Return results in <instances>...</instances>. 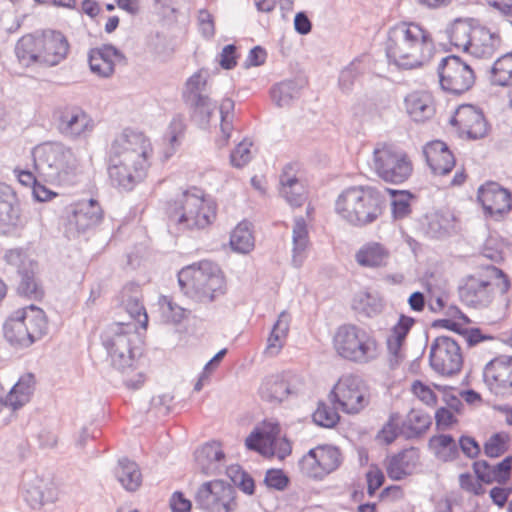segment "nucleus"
Returning <instances> with one entry per match:
<instances>
[{
	"instance_id": "obj_17",
	"label": "nucleus",
	"mask_w": 512,
	"mask_h": 512,
	"mask_svg": "<svg viewBox=\"0 0 512 512\" xmlns=\"http://www.w3.org/2000/svg\"><path fill=\"white\" fill-rule=\"evenodd\" d=\"M476 199L483 214L495 221L506 219L512 211V192L495 181H486L477 189Z\"/></svg>"
},
{
	"instance_id": "obj_59",
	"label": "nucleus",
	"mask_w": 512,
	"mask_h": 512,
	"mask_svg": "<svg viewBox=\"0 0 512 512\" xmlns=\"http://www.w3.org/2000/svg\"><path fill=\"white\" fill-rule=\"evenodd\" d=\"M127 311L134 319H136L141 324V327L143 329L147 328L148 315L145 311L144 306L137 299H131L128 301Z\"/></svg>"
},
{
	"instance_id": "obj_15",
	"label": "nucleus",
	"mask_w": 512,
	"mask_h": 512,
	"mask_svg": "<svg viewBox=\"0 0 512 512\" xmlns=\"http://www.w3.org/2000/svg\"><path fill=\"white\" fill-rule=\"evenodd\" d=\"M195 502L204 512H234L238 506L234 487L222 480L202 484Z\"/></svg>"
},
{
	"instance_id": "obj_21",
	"label": "nucleus",
	"mask_w": 512,
	"mask_h": 512,
	"mask_svg": "<svg viewBox=\"0 0 512 512\" xmlns=\"http://www.w3.org/2000/svg\"><path fill=\"white\" fill-rule=\"evenodd\" d=\"M24 223L17 193L11 186L0 183V228L9 232Z\"/></svg>"
},
{
	"instance_id": "obj_41",
	"label": "nucleus",
	"mask_w": 512,
	"mask_h": 512,
	"mask_svg": "<svg viewBox=\"0 0 512 512\" xmlns=\"http://www.w3.org/2000/svg\"><path fill=\"white\" fill-rule=\"evenodd\" d=\"M255 245L254 236L250 225L246 222L239 223L230 235V246L239 253H249Z\"/></svg>"
},
{
	"instance_id": "obj_56",
	"label": "nucleus",
	"mask_w": 512,
	"mask_h": 512,
	"mask_svg": "<svg viewBox=\"0 0 512 512\" xmlns=\"http://www.w3.org/2000/svg\"><path fill=\"white\" fill-rule=\"evenodd\" d=\"M251 143L246 141L240 142L237 147L231 153V163L235 167H243L251 159L250 151Z\"/></svg>"
},
{
	"instance_id": "obj_6",
	"label": "nucleus",
	"mask_w": 512,
	"mask_h": 512,
	"mask_svg": "<svg viewBox=\"0 0 512 512\" xmlns=\"http://www.w3.org/2000/svg\"><path fill=\"white\" fill-rule=\"evenodd\" d=\"M132 330L129 324L115 323L105 332L103 342L107 348L113 366L120 372L121 379L127 388H140L145 377L136 366L131 348L130 336Z\"/></svg>"
},
{
	"instance_id": "obj_30",
	"label": "nucleus",
	"mask_w": 512,
	"mask_h": 512,
	"mask_svg": "<svg viewBox=\"0 0 512 512\" xmlns=\"http://www.w3.org/2000/svg\"><path fill=\"white\" fill-rule=\"evenodd\" d=\"M103 218V212L99 203L93 199L80 201L74 205L72 214L69 217L70 224H73L78 231H84L97 224Z\"/></svg>"
},
{
	"instance_id": "obj_14",
	"label": "nucleus",
	"mask_w": 512,
	"mask_h": 512,
	"mask_svg": "<svg viewBox=\"0 0 512 512\" xmlns=\"http://www.w3.org/2000/svg\"><path fill=\"white\" fill-rule=\"evenodd\" d=\"M341 463L342 454L339 448L330 444H320L302 456L299 468L306 477L322 480L337 470Z\"/></svg>"
},
{
	"instance_id": "obj_1",
	"label": "nucleus",
	"mask_w": 512,
	"mask_h": 512,
	"mask_svg": "<svg viewBox=\"0 0 512 512\" xmlns=\"http://www.w3.org/2000/svg\"><path fill=\"white\" fill-rule=\"evenodd\" d=\"M153 155L150 138L143 132L126 130L112 143L108 174L111 182L130 190L148 173Z\"/></svg>"
},
{
	"instance_id": "obj_63",
	"label": "nucleus",
	"mask_w": 512,
	"mask_h": 512,
	"mask_svg": "<svg viewBox=\"0 0 512 512\" xmlns=\"http://www.w3.org/2000/svg\"><path fill=\"white\" fill-rule=\"evenodd\" d=\"M436 426L441 429H446L457 423L455 414L444 407L439 408L435 413Z\"/></svg>"
},
{
	"instance_id": "obj_58",
	"label": "nucleus",
	"mask_w": 512,
	"mask_h": 512,
	"mask_svg": "<svg viewBox=\"0 0 512 512\" xmlns=\"http://www.w3.org/2000/svg\"><path fill=\"white\" fill-rule=\"evenodd\" d=\"M289 479L280 469H270L265 476V483L268 487L283 490L288 485Z\"/></svg>"
},
{
	"instance_id": "obj_48",
	"label": "nucleus",
	"mask_w": 512,
	"mask_h": 512,
	"mask_svg": "<svg viewBox=\"0 0 512 512\" xmlns=\"http://www.w3.org/2000/svg\"><path fill=\"white\" fill-rule=\"evenodd\" d=\"M17 294L27 300L42 301L45 292L33 274H24L17 287Z\"/></svg>"
},
{
	"instance_id": "obj_19",
	"label": "nucleus",
	"mask_w": 512,
	"mask_h": 512,
	"mask_svg": "<svg viewBox=\"0 0 512 512\" xmlns=\"http://www.w3.org/2000/svg\"><path fill=\"white\" fill-rule=\"evenodd\" d=\"M449 123L459 136L469 139H480L487 134L489 129L483 111L471 104L458 106Z\"/></svg>"
},
{
	"instance_id": "obj_20",
	"label": "nucleus",
	"mask_w": 512,
	"mask_h": 512,
	"mask_svg": "<svg viewBox=\"0 0 512 512\" xmlns=\"http://www.w3.org/2000/svg\"><path fill=\"white\" fill-rule=\"evenodd\" d=\"M484 380L495 394L512 389V356L502 355L492 359L484 369Z\"/></svg>"
},
{
	"instance_id": "obj_64",
	"label": "nucleus",
	"mask_w": 512,
	"mask_h": 512,
	"mask_svg": "<svg viewBox=\"0 0 512 512\" xmlns=\"http://www.w3.org/2000/svg\"><path fill=\"white\" fill-rule=\"evenodd\" d=\"M459 445L463 453L469 458H476L481 452L478 442L469 436H462L459 439Z\"/></svg>"
},
{
	"instance_id": "obj_47",
	"label": "nucleus",
	"mask_w": 512,
	"mask_h": 512,
	"mask_svg": "<svg viewBox=\"0 0 512 512\" xmlns=\"http://www.w3.org/2000/svg\"><path fill=\"white\" fill-rule=\"evenodd\" d=\"M491 80L500 86L512 84V53H507L494 62Z\"/></svg>"
},
{
	"instance_id": "obj_52",
	"label": "nucleus",
	"mask_w": 512,
	"mask_h": 512,
	"mask_svg": "<svg viewBox=\"0 0 512 512\" xmlns=\"http://www.w3.org/2000/svg\"><path fill=\"white\" fill-rule=\"evenodd\" d=\"M411 392L412 394L425 405L434 407L437 405V395L434 392V389L422 382L421 380H415L411 384Z\"/></svg>"
},
{
	"instance_id": "obj_13",
	"label": "nucleus",
	"mask_w": 512,
	"mask_h": 512,
	"mask_svg": "<svg viewBox=\"0 0 512 512\" xmlns=\"http://www.w3.org/2000/svg\"><path fill=\"white\" fill-rule=\"evenodd\" d=\"M441 88L449 93L461 95L475 83V72L460 57L450 55L443 58L437 68Z\"/></svg>"
},
{
	"instance_id": "obj_36",
	"label": "nucleus",
	"mask_w": 512,
	"mask_h": 512,
	"mask_svg": "<svg viewBox=\"0 0 512 512\" xmlns=\"http://www.w3.org/2000/svg\"><path fill=\"white\" fill-rule=\"evenodd\" d=\"M511 442L512 438L508 432H494L483 442V453L491 459L500 458L509 451Z\"/></svg>"
},
{
	"instance_id": "obj_24",
	"label": "nucleus",
	"mask_w": 512,
	"mask_h": 512,
	"mask_svg": "<svg viewBox=\"0 0 512 512\" xmlns=\"http://www.w3.org/2000/svg\"><path fill=\"white\" fill-rule=\"evenodd\" d=\"M472 469L484 484L507 485L512 479V454L493 465L486 460H477L473 462Z\"/></svg>"
},
{
	"instance_id": "obj_39",
	"label": "nucleus",
	"mask_w": 512,
	"mask_h": 512,
	"mask_svg": "<svg viewBox=\"0 0 512 512\" xmlns=\"http://www.w3.org/2000/svg\"><path fill=\"white\" fill-rule=\"evenodd\" d=\"M261 397L266 400L282 401L290 393L288 380L284 375H277L267 379L260 388Z\"/></svg>"
},
{
	"instance_id": "obj_62",
	"label": "nucleus",
	"mask_w": 512,
	"mask_h": 512,
	"mask_svg": "<svg viewBox=\"0 0 512 512\" xmlns=\"http://www.w3.org/2000/svg\"><path fill=\"white\" fill-rule=\"evenodd\" d=\"M237 59L236 47L232 44L226 45L220 53L219 64L223 69L230 70L237 65Z\"/></svg>"
},
{
	"instance_id": "obj_54",
	"label": "nucleus",
	"mask_w": 512,
	"mask_h": 512,
	"mask_svg": "<svg viewBox=\"0 0 512 512\" xmlns=\"http://www.w3.org/2000/svg\"><path fill=\"white\" fill-rule=\"evenodd\" d=\"M483 481H480L476 476L470 473H462L459 475V486L462 490L471 493L475 496L483 495L485 489Z\"/></svg>"
},
{
	"instance_id": "obj_60",
	"label": "nucleus",
	"mask_w": 512,
	"mask_h": 512,
	"mask_svg": "<svg viewBox=\"0 0 512 512\" xmlns=\"http://www.w3.org/2000/svg\"><path fill=\"white\" fill-rule=\"evenodd\" d=\"M199 30L206 38H211L215 34V24L213 16L207 10H200L198 14Z\"/></svg>"
},
{
	"instance_id": "obj_49",
	"label": "nucleus",
	"mask_w": 512,
	"mask_h": 512,
	"mask_svg": "<svg viewBox=\"0 0 512 512\" xmlns=\"http://www.w3.org/2000/svg\"><path fill=\"white\" fill-rule=\"evenodd\" d=\"M402 433L400 428V417L392 414L376 435V441L382 445L392 444Z\"/></svg>"
},
{
	"instance_id": "obj_35",
	"label": "nucleus",
	"mask_w": 512,
	"mask_h": 512,
	"mask_svg": "<svg viewBox=\"0 0 512 512\" xmlns=\"http://www.w3.org/2000/svg\"><path fill=\"white\" fill-rule=\"evenodd\" d=\"M431 417L422 410L412 409L402 423L401 431L407 438L418 437L431 426Z\"/></svg>"
},
{
	"instance_id": "obj_50",
	"label": "nucleus",
	"mask_w": 512,
	"mask_h": 512,
	"mask_svg": "<svg viewBox=\"0 0 512 512\" xmlns=\"http://www.w3.org/2000/svg\"><path fill=\"white\" fill-rule=\"evenodd\" d=\"M313 420L319 426L332 428L339 422L340 416L333 407L321 402L313 413Z\"/></svg>"
},
{
	"instance_id": "obj_23",
	"label": "nucleus",
	"mask_w": 512,
	"mask_h": 512,
	"mask_svg": "<svg viewBox=\"0 0 512 512\" xmlns=\"http://www.w3.org/2000/svg\"><path fill=\"white\" fill-rule=\"evenodd\" d=\"M423 154L428 167L436 176L447 175L455 167V156L443 141L433 140L428 142L423 147Z\"/></svg>"
},
{
	"instance_id": "obj_11",
	"label": "nucleus",
	"mask_w": 512,
	"mask_h": 512,
	"mask_svg": "<svg viewBox=\"0 0 512 512\" xmlns=\"http://www.w3.org/2000/svg\"><path fill=\"white\" fill-rule=\"evenodd\" d=\"M281 428L275 420H264L246 438V447L265 457L285 459L292 452L289 440L281 437Z\"/></svg>"
},
{
	"instance_id": "obj_51",
	"label": "nucleus",
	"mask_w": 512,
	"mask_h": 512,
	"mask_svg": "<svg viewBox=\"0 0 512 512\" xmlns=\"http://www.w3.org/2000/svg\"><path fill=\"white\" fill-rule=\"evenodd\" d=\"M388 192L394 198L392 201V211L394 216L396 218L406 217L411 212V194L406 191H396L393 189H388Z\"/></svg>"
},
{
	"instance_id": "obj_3",
	"label": "nucleus",
	"mask_w": 512,
	"mask_h": 512,
	"mask_svg": "<svg viewBox=\"0 0 512 512\" xmlns=\"http://www.w3.org/2000/svg\"><path fill=\"white\" fill-rule=\"evenodd\" d=\"M20 65L26 68H52L69 55L67 36L55 29H39L22 35L14 48Z\"/></svg>"
},
{
	"instance_id": "obj_37",
	"label": "nucleus",
	"mask_w": 512,
	"mask_h": 512,
	"mask_svg": "<svg viewBox=\"0 0 512 512\" xmlns=\"http://www.w3.org/2000/svg\"><path fill=\"white\" fill-rule=\"evenodd\" d=\"M406 110L415 121H422L433 112L431 97L424 93H412L405 99Z\"/></svg>"
},
{
	"instance_id": "obj_12",
	"label": "nucleus",
	"mask_w": 512,
	"mask_h": 512,
	"mask_svg": "<svg viewBox=\"0 0 512 512\" xmlns=\"http://www.w3.org/2000/svg\"><path fill=\"white\" fill-rule=\"evenodd\" d=\"M374 167L383 181L392 184L405 182L413 173V163L408 154L387 144L374 150Z\"/></svg>"
},
{
	"instance_id": "obj_34",
	"label": "nucleus",
	"mask_w": 512,
	"mask_h": 512,
	"mask_svg": "<svg viewBox=\"0 0 512 512\" xmlns=\"http://www.w3.org/2000/svg\"><path fill=\"white\" fill-rule=\"evenodd\" d=\"M415 323L416 321L413 317L404 314L400 315L398 321L392 326L387 338V346L390 352L395 355L400 352Z\"/></svg>"
},
{
	"instance_id": "obj_25",
	"label": "nucleus",
	"mask_w": 512,
	"mask_h": 512,
	"mask_svg": "<svg viewBox=\"0 0 512 512\" xmlns=\"http://www.w3.org/2000/svg\"><path fill=\"white\" fill-rule=\"evenodd\" d=\"M494 284L474 276L468 277L459 289L461 300L471 307H484L494 298Z\"/></svg>"
},
{
	"instance_id": "obj_33",
	"label": "nucleus",
	"mask_w": 512,
	"mask_h": 512,
	"mask_svg": "<svg viewBox=\"0 0 512 512\" xmlns=\"http://www.w3.org/2000/svg\"><path fill=\"white\" fill-rule=\"evenodd\" d=\"M476 22L472 19H456L447 30L448 39L457 50L466 52L471 44V34Z\"/></svg>"
},
{
	"instance_id": "obj_40",
	"label": "nucleus",
	"mask_w": 512,
	"mask_h": 512,
	"mask_svg": "<svg viewBox=\"0 0 512 512\" xmlns=\"http://www.w3.org/2000/svg\"><path fill=\"white\" fill-rule=\"evenodd\" d=\"M309 244V233L306 222L303 219H298L293 228V262L296 265L303 263Z\"/></svg>"
},
{
	"instance_id": "obj_18",
	"label": "nucleus",
	"mask_w": 512,
	"mask_h": 512,
	"mask_svg": "<svg viewBox=\"0 0 512 512\" xmlns=\"http://www.w3.org/2000/svg\"><path fill=\"white\" fill-rule=\"evenodd\" d=\"M429 362L438 374L450 376L458 373L463 364L461 348L452 338L439 336L431 344Z\"/></svg>"
},
{
	"instance_id": "obj_61",
	"label": "nucleus",
	"mask_w": 512,
	"mask_h": 512,
	"mask_svg": "<svg viewBox=\"0 0 512 512\" xmlns=\"http://www.w3.org/2000/svg\"><path fill=\"white\" fill-rule=\"evenodd\" d=\"M511 494L512 486L508 485L495 486L489 492L492 502L500 508L505 506Z\"/></svg>"
},
{
	"instance_id": "obj_38",
	"label": "nucleus",
	"mask_w": 512,
	"mask_h": 512,
	"mask_svg": "<svg viewBox=\"0 0 512 512\" xmlns=\"http://www.w3.org/2000/svg\"><path fill=\"white\" fill-rule=\"evenodd\" d=\"M429 446L434 454L442 461L448 462L458 457V446L450 435L439 434L431 437Z\"/></svg>"
},
{
	"instance_id": "obj_53",
	"label": "nucleus",
	"mask_w": 512,
	"mask_h": 512,
	"mask_svg": "<svg viewBox=\"0 0 512 512\" xmlns=\"http://www.w3.org/2000/svg\"><path fill=\"white\" fill-rule=\"evenodd\" d=\"M206 84L207 79L203 75L202 70H198L192 74L185 83V89L183 92L184 99L200 94L201 91L205 88Z\"/></svg>"
},
{
	"instance_id": "obj_9",
	"label": "nucleus",
	"mask_w": 512,
	"mask_h": 512,
	"mask_svg": "<svg viewBox=\"0 0 512 512\" xmlns=\"http://www.w3.org/2000/svg\"><path fill=\"white\" fill-rule=\"evenodd\" d=\"M332 347L340 358L359 364L374 359L378 349L375 338L355 324L340 325L332 336Z\"/></svg>"
},
{
	"instance_id": "obj_42",
	"label": "nucleus",
	"mask_w": 512,
	"mask_h": 512,
	"mask_svg": "<svg viewBox=\"0 0 512 512\" xmlns=\"http://www.w3.org/2000/svg\"><path fill=\"white\" fill-rule=\"evenodd\" d=\"M296 169L292 165H288L280 178L281 182V193L287 199V201L294 206L302 204L303 195L300 192L294 191V188L298 186Z\"/></svg>"
},
{
	"instance_id": "obj_26",
	"label": "nucleus",
	"mask_w": 512,
	"mask_h": 512,
	"mask_svg": "<svg viewBox=\"0 0 512 512\" xmlns=\"http://www.w3.org/2000/svg\"><path fill=\"white\" fill-rule=\"evenodd\" d=\"M123 60L122 53L107 44L92 48L88 54L91 71L100 77H110L115 72L117 64Z\"/></svg>"
},
{
	"instance_id": "obj_29",
	"label": "nucleus",
	"mask_w": 512,
	"mask_h": 512,
	"mask_svg": "<svg viewBox=\"0 0 512 512\" xmlns=\"http://www.w3.org/2000/svg\"><path fill=\"white\" fill-rule=\"evenodd\" d=\"M187 131V124L182 115L174 116L162 137L159 157L162 162L169 160L179 150Z\"/></svg>"
},
{
	"instance_id": "obj_7",
	"label": "nucleus",
	"mask_w": 512,
	"mask_h": 512,
	"mask_svg": "<svg viewBox=\"0 0 512 512\" xmlns=\"http://www.w3.org/2000/svg\"><path fill=\"white\" fill-rule=\"evenodd\" d=\"M181 290L197 301H212L225 292L226 280L222 270L210 261L184 267L178 273Z\"/></svg>"
},
{
	"instance_id": "obj_16",
	"label": "nucleus",
	"mask_w": 512,
	"mask_h": 512,
	"mask_svg": "<svg viewBox=\"0 0 512 512\" xmlns=\"http://www.w3.org/2000/svg\"><path fill=\"white\" fill-rule=\"evenodd\" d=\"M330 399L343 412L356 414L369 403L368 389L357 377L347 375L341 377L330 392Z\"/></svg>"
},
{
	"instance_id": "obj_55",
	"label": "nucleus",
	"mask_w": 512,
	"mask_h": 512,
	"mask_svg": "<svg viewBox=\"0 0 512 512\" xmlns=\"http://www.w3.org/2000/svg\"><path fill=\"white\" fill-rule=\"evenodd\" d=\"M367 493L373 496L375 492L383 485L385 476L383 471L377 466H370L366 473Z\"/></svg>"
},
{
	"instance_id": "obj_31",
	"label": "nucleus",
	"mask_w": 512,
	"mask_h": 512,
	"mask_svg": "<svg viewBox=\"0 0 512 512\" xmlns=\"http://www.w3.org/2000/svg\"><path fill=\"white\" fill-rule=\"evenodd\" d=\"M390 253L379 242H368L360 247L355 254V260L361 267L378 268L385 266Z\"/></svg>"
},
{
	"instance_id": "obj_57",
	"label": "nucleus",
	"mask_w": 512,
	"mask_h": 512,
	"mask_svg": "<svg viewBox=\"0 0 512 512\" xmlns=\"http://www.w3.org/2000/svg\"><path fill=\"white\" fill-rule=\"evenodd\" d=\"M161 309L163 316L168 322L177 323L184 317V310L174 305L172 301L166 297L161 300Z\"/></svg>"
},
{
	"instance_id": "obj_10",
	"label": "nucleus",
	"mask_w": 512,
	"mask_h": 512,
	"mask_svg": "<svg viewBox=\"0 0 512 512\" xmlns=\"http://www.w3.org/2000/svg\"><path fill=\"white\" fill-rule=\"evenodd\" d=\"M32 154L37 168L55 170L54 180L58 185L68 186L78 181L77 160L71 149L46 142L36 146Z\"/></svg>"
},
{
	"instance_id": "obj_32",
	"label": "nucleus",
	"mask_w": 512,
	"mask_h": 512,
	"mask_svg": "<svg viewBox=\"0 0 512 512\" xmlns=\"http://www.w3.org/2000/svg\"><path fill=\"white\" fill-rule=\"evenodd\" d=\"M290 315L286 312H282L278 320L273 326V329L267 339V345L265 348V354L274 357L277 356L285 345L289 328H290Z\"/></svg>"
},
{
	"instance_id": "obj_5",
	"label": "nucleus",
	"mask_w": 512,
	"mask_h": 512,
	"mask_svg": "<svg viewBox=\"0 0 512 512\" xmlns=\"http://www.w3.org/2000/svg\"><path fill=\"white\" fill-rule=\"evenodd\" d=\"M335 213L345 223L364 227L375 222L384 211V200L380 192L369 185H354L345 188L336 198Z\"/></svg>"
},
{
	"instance_id": "obj_4",
	"label": "nucleus",
	"mask_w": 512,
	"mask_h": 512,
	"mask_svg": "<svg viewBox=\"0 0 512 512\" xmlns=\"http://www.w3.org/2000/svg\"><path fill=\"white\" fill-rule=\"evenodd\" d=\"M432 45L428 32L419 24L403 22L390 29L385 51L389 61L399 67L412 69L428 60Z\"/></svg>"
},
{
	"instance_id": "obj_46",
	"label": "nucleus",
	"mask_w": 512,
	"mask_h": 512,
	"mask_svg": "<svg viewBox=\"0 0 512 512\" xmlns=\"http://www.w3.org/2000/svg\"><path fill=\"white\" fill-rule=\"evenodd\" d=\"M224 458V453L218 443H207L198 449L195 453L196 462L201 471L207 474L216 462Z\"/></svg>"
},
{
	"instance_id": "obj_43",
	"label": "nucleus",
	"mask_w": 512,
	"mask_h": 512,
	"mask_svg": "<svg viewBox=\"0 0 512 512\" xmlns=\"http://www.w3.org/2000/svg\"><path fill=\"white\" fill-rule=\"evenodd\" d=\"M33 392V379L31 376H25L12 387L6 396V404L14 409L23 406L29 401Z\"/></svg>"
},
{
	"instance_id": "obj_45",
	"label": "nucleus",
	"mask_w": 512,
	"mask_h": 512,
	"mask_svg": "<svg viewBox=\"0 0 512 512\" xmlns=\"http://www.w3.org/2000/svg\"><path fill=\"white\" fill-rule=\"evenodd\" d=\"M470 319L458 308H449L447 317L435 321L434 326L447 329L458 334H466Z\"/></svg>"
},
{
	"instance_id": "obj_8",
	"label": "nucleus",
	"mask_w": 512,
	"mask_h": 512,
	"mask_svg": "<svg viewBox=\"0 0 512 512\" xmlns=\"http://www.w3.org/2000/svg\"><path fill=\"white\" fill-rule=\"evenodd\" d=\"M48 332V318L45 311L35 305H28L13 311L3 326L5 339L12 345L29 347Z\"/></svg>"
},
{
	"instance_id": "obj_2",
	"label": "nucleus",
	"mask_w": 512,
	"mask_h": 512,
	"mask_svg": "<svg viewBox=\"0 0 512 512\" xmlns=\"http://www.w3.org/2000/svg\"><path fill=\"white\" fill-rule=\"evenodd\" d=\"M217 206L202 190L191 187L168 199L164 216L171 228L179 231H200L215 221Z\"/></svg>"
},
{
	"instance_id": "obj_22",
	"label": "nucleus",
	"mask_w": 512,
	"mask_h": 512,
	"mask_svg": "<svg viewBox=\"0 0 512 512\" xmlns=\"http://www.w3.org/2000/svg\"><path fill=\"white\" fill-rule=\"evenodd\" d=\"M92 117L79 107L63 109L58 119V129L70 137H80L91 133L94 129Z\"/></svg>"
},
{
	"instance_id": "obj_44",
	"label": "nucleus",
	"mask_w": 512,
	"mask_h": 512,
	"mask_svg": "<svg viewBox=\"0 0 512 512\" xmlns=\"http://www.w3.org/2000/svg\"><path fill=\"white\" fill-rule=\"evenodd\" d=\"M116 476L122 486L128 491H135L141 485V473L136 463L129 460L119 462Z\"/></svg>"
},
{
	"instance_id": "obj_27",
	"label": "nucleus",
	"mask_w": 512,
	"mask_h": 512,
	"mask_svg": "<svg viewBox=\"0 0 512 512\" xmlns=\"http://www.w3.org/2000/svg\"><path fill=\"white\" fill-rule=\"evenodd\" d=\"M420 462L417 448L404 449L386 459L385 469L392 480H401L413 473Z\"/></svg>"
},
{
	"instance_id": "obj_28",
	"label": "nucleus",
	"mask_w": 512,
	"mask_h": 512,
	"mask_svg": "<svg viewBox=\"0 0 512 512\" xmlns=\"http://www.w3.org/2000/svg\"><path fill=\"white\" fill-rule=\"evenodd\" d=\"M470 42L467 53L476 58H489L499 48L501 38L498 33L491 32L485 26L476 23Z\"/></svg>"
}]
</instances>
